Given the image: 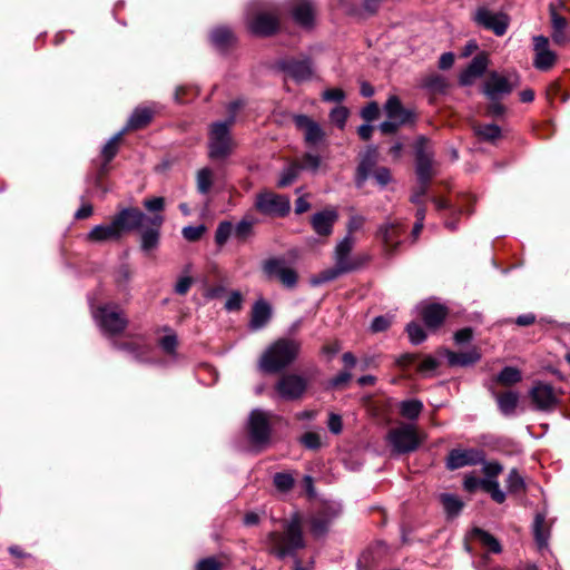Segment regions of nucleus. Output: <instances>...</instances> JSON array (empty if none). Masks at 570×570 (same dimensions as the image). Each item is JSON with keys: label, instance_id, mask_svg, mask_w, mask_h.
<instances>
[{"label": "nucleus", "instance_id": "nucleus-1", "mask_svg": "<svg viewBox=\"0 0 570 570\" xmlns=\"http://www.w3.org/2000/svg\"><path fill=\"white\" fill-rule=\"evenodd\" d=\"M355 245V238L352 235H346L335 247L334 250V267L321 272L318 275L312 277L311 283L314 286L334 281L340 275L357 269L367 257H352L351 253Z\"/></svg>", "mask_w": 570, "mask_h": 570}, {"label": "nucleus", "instance_id": "nucleus-2", "mask_svg": "<svg viewBox=\"0 0 570 570\" xmlns=\"http://www.w3.org/2000/svg\"><path fill=\"white\" fill-rule=\"evenodd\" d=\"M299 351V341L294 338H278L262 354L258 366L265 373L281 372L297 358Z\"/></svg>", "mask_w": 570, "mask_h": 570}, {"label": "nucleus", "instance_id": "nucleus-3", "mask_svg": "<svg viewBox=\"0 0 570 570\" xmlns=\"http://www.w3.org/2000/svg\"><path fill=\"white\" fill-rule=\"evenodd\" d=\"M267 544L273 554L283 559L294 556L297 550L305 546L299 518L294 515L283 524V532H271L267 537Z\"/></svg>", "mask_w": 570, "mask_h": 570}, {"label": "nucleus", "instance_id": "nucleus-4", "mask_svg": "<svg viewBox=\"0 0 570 570\" xmlns=\"http://www.w3.org/2000/svg\"><path fill=\"white\" fill-rule=\"evenodd\" d=\"M385 120L379 125L383 135H395L402 128L411 127L416 120L414 109L402 105L397 96H391L383 106Z\"/></svg>", "mask_w": 570, "mask_h": 570}, {"label": "nucleus", "instance_id": "nucleus-5", "mask_svg": "<svg viewBox=\"0 0 570 570\" xmlns=\"http://www.w3.org/2000/svg\"><path fill=\"white\" fill-rule=\"evenodd\" d=\"M425 439L426 435L410 423H401L386 434V442L392 452L399 455L416 451Z\"/></svg>", "mask_w": 570, "mask_h": 570}, {"label": "nucleus", "instance_id": "nucleus-6", "mask_svg": "<svg viewBox=\"0 0 570 570\" xmlns=\"http://www.w3.org/2000/svg\"><path fill=\"white\" fill-rule=\"evenodd\" d=\"M519 86L520 76L515 70L509 71L505 75L492 71L483 85V94L491 101H495L510 95Z\"/></svg>", "mask_w": 570, "mask_h": 570}, {"label": "nucleus", "instance_id": "nucleus-7", "mask_svg": "<svg viewBox=\"0 0 570 570\" xmlns=\"http://www.w3.org/2000/svg\"><path fill=\"white\" fill-rule=\"evenodd\" d=\"M473 22L485 29L492 31L495 36H503L510 23V18L504 12H494L485 6H480L473 13Z\"/></svg>", "mask_w": 570, "mask_h": 570}, {"label": "nucleus", "instance_id": "nucleus-8", "mask_svg": "<svg viewBox=\"0 0 570 570\" xmlns=\"http://www.w3.org/2000/svg\"><path fill=\"white\" fill-rule=\"evenodd\" d=\"M271 413L263 410H253L248 417V435L250 442L259 448L269 443L271 439Z\"/></svg>", "mask_w": 570, "mask_h": 570}, {"label": "nucleus", "instance_id": "nucleus-9", "mask_svg": "<svg viewBox=\"0 0 570 570\" xmlns=\"http://www.w3.org/2000/svg\"><path fill=\"white\" fill-rule=\"evenodd\" d=\"M376 165V155L372 151L367 153L361 160L358 167H357V174H356V186L362 187L366 179L370 176H374L376 183L384 187L386 186L391 180L392 176L387 168L380 167L374 170V167Z\"/></svg>", "mask_w": 570, "mask_h": 570}, {"label": "nucleus", "instance_id": "nucleus-10", "mask_svg": "<svg viewBox=\"0 0 570 570\" xmlns=\"http://www.w3.org/2000/svg\"><path fill=\"white\" fill-rule=\"evenodd\" d=\"M92 314L99 327L106 334L114 335L120 333L128 323L122 312L115 306L106 305L99 307Z\"/></svg>", "mask_w": 570, "mask_h": 570}, {"label": "nucleus", "instance_id": "nucleus-11", "mask_svg": "<svg viewBox=\"0 0 570 570\" xmlns=\"http://www.w3.org/2000/svg\"><path fill=\"white\" fill-rule=\"evenodd\" d=\"M248 30L259 37L274 35L279 28V14L276 10L258 11L247 18Z\"/></svg>", "mask_w": 570, "mask_h": 570}, {"label": "nucleus", "instance_id": "nucleus-12", "mask_svg": "<svg viewBox=\"0 0 570 570\" xmlns=\"http://www.w3.org/2000/svg\"><path fill=\"white\" fill-rule=\"evenodd\" d=\"M257 209L266 215L286 216L291 210L289 198L272 191H264L256 197Z\"/></svg>", "mask_w": 570, "mask_h": 570}, {"label": "nucleus", "instance_id": "nucleus-13", "mask_svg": "<svg viewBox=\"0 0 570 570\" xmlns=\"http://www.w3.org/2000/svg\"><path fill=\"white\" fill-rule=\"evenodd\" d=\"M307 386L306 380L297 374L283 375L275 385V391L281 399L293 401L299 399Z\"/></svg>", "mask_w": 570, "mask_h": 570}, {"label": "nucleus", "instance_id": "nucleus-14", "mask_svg": "<svg viewBox=\"0 0 570 570\" xmlns=\"http://www.w3.org/2000/svg\"><path fill=\"white\" fill-rule=\"evenodd\" d=\"M147 220V217L137 208L128 207L119 210L111 219L119 235L139 228Z\"/></svg>", "mask_w": 570, "mask_h": 570}, {"label": "nucleus", "instance_id": "nucleus-15", "mask_svg": "<svg viewBox=\"0 0 570 570\" xmlns=\"http://www.w3.org/2000/svg\"><path fill=\"white\" fill-rule=\"evenodd\" d=\"M533 66L538 70L547 71L553 67L557 61V55L549 48V40L547 37H533Z\"/></svg>", "mask_w": 570, "mask_h": 570}, {"label": "nucleus", "instance_id": "nucleus-16", "mask_svg": "<svg viewBox=\"0 0 570 570\" xmlns=\"http://www.w3.org/2000/svg\"><path fill=\"white\" fill-rule=\"evenodd\" d=\"M483 461V453L475 449H454L446 458V468L456 470Z\"/></svg>", "mask_w": 570, "mask_h": 570}, {"label": "nucleus", "instance_id": "nucleus-17", "mask_svg": "<svg viewBox=\"0 0 570 570\" xmlns=\"http://www.w3.org/2000/svg\"><path fill=\"white\" fill-rule=\"evenodd\" d=\"M288 8L296 23L304 28L313 26L315 4L312 0H288Z\"/></svg>", "mask_w": 570, "mask_h": 570}, {"label": "nucleus", "instance_id": "nucleus-18", "mask_svg": "<svg viewBox=\"0 0 570 570\" xmlns=\"http://www.w3.org/2000/svg\"><path fill=\"white\" fill-rule=\"evenodd\" d=\"M321 165V159L317 155L314 154H307L302 164H292L288 167H286L278 180L279 187H286L291 185L298 176V173L301 169H309V170H316Z\"/></svg>", "mask_w": 570, "mask_h": 570}, {"label": "nucleus", "instance_id": "nucleus-19", "mask_svg": "<svg viewBox=\"0 0 570 570\" xmlns=\"http://www.w3.org/2000/svg\"><path fill=\"white\" fill-rule=\"evenodd\" d=\"M530 396L535 407L541 411H550L558 403V395L553 387L546 383L535 384L530 391Z\"/></svg>", "mask_w": 570, "mask_h": 570}, {"label": "nucleus", "instance_id": "nucleus-20", "mask_svg": "<svg viewBox=\"0 0 570 570\" xmlns=\"http://www.w3.org/2000/svg\"><path fill=\"white\" fill-rule=\"evenodd\" d=\"M279 66L284 72L297 82L309 80L313 77V66L309 59H286Z\"/></svg>", "mask_w": 570, "mask_h": 570}, {"label": "nucleus", "instance_id": "nucleus-21", "mask_svg": "<svg viewBox=\"0 0 570 570\" xmlns=\"http://www.w3.org/2000/svg\"><path fill=\"white\" fill-rule=\"evenodd\" d=\"M243 107L242 100H235L229 104L228 111L230 116L227 120L224 121H217L212 125L209 130V136L212 142H227L229 139V128L232 124L234 122V116L236 111Z\"/></svg>", "mask_w": 570, "mask_h": 570}, {"label": "nucleus", "instance_id": "nucleus-22", "mask_svg": "<svg viewBox=\"0 0 570 570\" xmlns=\"http://www.w3.org/2000/svg\"><path fill=\"white\" fill-rule=\"evenodd\" d=\"M293 121L297 130L304 135L305 142H320L324 139L325 132L322 126L306 115H296Z\"/></svg>", "mask_w": 570, "mask_h": 570}, {"label": "nucleus", "instance_id": "nucleus-23", "mask_svg": "<svg viewBox=\"0 0 570 570\" xmlns=\"http://www.w3.org/2000/svg\"><path fill=\"white\" fill-rule=\"evenodd\" d=\"M489 66V56L482 51L478 53L469 63L465 70L460 75L459 81L462 86L471 85L476 78L481 77Z\"/></svg>", "mask_w": 570, "mask_h": 570}, {"label": "nucleus", "instance_id": "nucleus-24", "mask_svg": "<svg viewBox=\"0 0 570 570\" xmlns=\"http://www.w3.org/2000/svg\"><path fill=\"white\" fill-rule=\"evenodd\" d=\"M562 2H551L549 4V12L551 19V37L557 45H563L568 41L567 28L568 21L564 17L557 12V8L561 7Z\"/></svg>", "mask_w": 570, "mask_h": 570}, {"label": "nucleus", "instance_id": "nucleus-25", "mask_svg": "<svg viewBox=\"0 0 570 570\" xmlns=\"http://www.w3.org/2000/svg\"><path fill=\"white\" fill-rule=\"evenodd\" d=\"M415 155V173L417 180L420 183L430 181L435 174L432 155L425 150L424 145H419Z\"/></svg>", "mask_w": 570, "mask_h": 570}, {"label": "nucleus", "instance_id": "nucleus-26", "mask_svg": "<svg viewBox=\"0 0 570 570\" xmlns=\"http://www.w3.org/2000/svg\"><path fill=\"white\" fill-rule=\"evenodd\" d=\"M338 214L335 209H325L312 216L311 223L316 234L328 236L333 232V225L337 220Z\"/></svg>", "mask_w": 570, "mask_h": 570}, {"label": "nucleus", "instance_id": "nucleus-27", "mask_svg": "<svg viewBox=\"0 0 570 570\" xmlns=\"http://www.w3.org/2000/svg\"><path fill=\"white\" fill-rule=\"evenodd\" d=\"M271 318H272L271 304L263 298L257 299L252 307V316H250V321H249V327L253 331L262 330L263 327H265L267 325V323L271 321Z\"/></svg>", "mask_w": 570, "mask_h": 570}, {"label": "nucleus", "instance_id": "nucleus-28", "mask_svg": "<svg viewBox=\"0 0 570 570\" xmlns=\"http://www.w3.org/2000/svg\"><path fill=\"white\" fill-rule=\"evenodd\" d=\"M156 114L155 105L138 106L130 115L124 130H139L145 128Z\"/></svg>", "mask_w": 570, "mask_h": 570}, {"label": "nucleus", "instance_id": "nucleus-29", "mask_svg": "<svg viewBox=\"0 0 570 570\" xmlns=\"http://www.w3.org/2000/svg\"><path fill=\"white\" fill-rule=\"evenodd\" d=\"M446 308L440 304H423L420 314L425 325L430 328L439 327L446 316Z\"/></svg>", "mask_w": 570, "mask_h": 570}, {"label": "nucleus", "instance_id": "nucleus-30", "mask_svg": "<svg viewBox=\"0 0 570 570\" xmlns=\"http://www.w3.org/2000/svg\"><path fill=\"white\" fill-rule=\"evenodd\" d=\"M88 240L92 243H107L117 242L121 238L114 223L110 220L107 224L95 226L87 236Z\"/></svg>", "mask_w": 570, "mask_h": 570}, {"label": "nucleus", "instance_id": "nucleus-31", "mask_svg": "<svg viewBox=\"0 0 570 570\" xmlns=\"http://www.w3.org/2000/svg\"><path fill=\"white\" fill-rule=\"evenodd\" d=\"M444 355L451 366H469L476 363L481 357L476 348H472L463 353H455L446 350L444 351Z\"/></svg>", "mask_w": 570, "mask_h": 570}, {"label": "nucleus", "instance_id": "nucleus-32", "mask_svg": "<svg viewBox=\"0 0 570 570\" xmlns=\"http://www.w3.org/2000/svg\"><path fill=\"white\" fill-rule=\"evenodd\" d=\"M497 402L500 411L504 415H511L514 413L518 402L519 394L512 391L497 395Z\"/></svg>", "mask_w": 570, "mask_h": 570}, {"label": "nucleus", "instance_id": "nucleus-33", "mask_svg": "<svg viewBox=\"0 0 570 570\" xmlns=\"http://www.w3.org/2000/svg\"><path fill=\"white\" fill-rule=\"evenodd\" d=\"M210 39L214 46L218 49H226L234 42L235 37L232 30L220 27L213 30Z\"/></svg>", "mask_w": 570, "mask_h": 570}, {"label": "nucleus", "instance_id": "nucleus-34", "mask_svg": "<svg viewBox=\"0 0 570 570\" xmlns=\"http://www.w3.org/2000/svg\"><path fill=\"white\" fill-rule=\"evenodd\" d=\"M533 533L535 541L540 548H543L548 543L549 533L546 528L544 514L538 513L534 518Z\"/></svg>", "mask_w": 570, "mask_h": 570}, {"label": "nucleus", "instance_id": "nucleus-35", "mask_svg": "<svg viewBox=\"0 0 570 570\" xmlns=\"http://www.w3.org/2000/svg\"><path fill=\"white\" fill-rule=\"evenodd\" d=\"M386 250L392 252L396 248L399 240L396 237V227L394 225H383L379 229Z\"/></svg>", "mask_w": 570, "mask_h": 570}, {"label": "nucleus", "instance_id": "nucleus-36", "mask_svg": "<svg viewBox=\"0 0 570 570\" xmlns=\"http://www.w3.org/2000/svg\"><path fill=\"white\" fill-rule=\"evenodd\" d=\"M422 409L423 404L417 400H406L400 404L401 415L409 420L417 419Z\"/></svg>", "mask_w": 570, "mask_h": 570}, {"label": "nucleus", "instance_id": "nucleus-37", "mask_svg": "<svg viewBox=\"0 0 570 570\" xmlns=\"http://www.w3.org/2000/svg\"><path fill=\"white\" fill-rule=\"evenodd\" d=\"M440 500L444 510L451 517L458 515L463 508V502L456 495L443 493L441 494Z\"/></svg>", "mask_w": 570, "mask_h": 570}, {"label": "nucleus", "instance_id": "nucleus-38", "mask_svg": "<svg viewBox=\"0 0 570 570\" xmlns=\"http://www.w3.org/2000/svg\"><path fill=\"white\" fill-rule=\"evenodd\" d=\"M213 171L209 168H202L196 176L197 190L207 194L213 185Z\"/></svg>", "mask_w": 570, "mask_h": 570}, {"label": "nucleus", "instance_id": "nucleus-39", "mask_svg": "<svg viewBox=\"0 0 570 570\" xmlns=\"http://www.w3.org/2000/svg\"><path fill=\"white\" fill-rule=\"evenodd\" d=\"M522 379L521 372L517 367L507 366L498 375V382L502 385H512L520 382Z\"/></svg>", "mask_w": 570, "mask_h": 570}, {"label": "nucleus", "instance_id": "nucleus-40", "mask_svg": "<svg viewBox=\"0 0 570 570\" xmlns=\"http://www.w3.org/2000/svg\"><path fill=\"white\" fill-rule=\"evenodd\" d=\"M286 265L283 259L271 258L264 262L263 272L268 278L276 277L278 278Z\"/></svg>", "mask_w": 570, "mask_h": 570}, {"label": "nucleus", "instance_id": "nucleus-41", "mask_svg": "<svg viewBox=\"0 0 570 570\" xmlns=\"http://www.w3.org/2000/svg\"><path fill=\"white\" fill-rule=\"evenodd\" d=\"M348 116H350L348 108L340 105L331 110L330 120L334 126H336L338 129L343 130L346 125Z\"/></svg>", "mask_w": 570, "mask_h": 570}, {"label": "nucleus", "instance_id": "nucleus-42", "mask_svg": "<svg viewBox=\"0 0 570 570\" xmlns=\"http://www.w3.org/2000/svg\"><path fill=\"white\" fill-rule=\"evenodd\" d=\"M336 513H334L331 518L325 515H317L314 517L311 521V531L315 537L324 535L330 527L332 518L335 517Z\"/></svg>", "mask_w": 570, "mask_h": 570}, {"label": "nucleus", "instance_id": "nucleus-43", "mask_svg": "<svg viewBox=\"0 0 570 570\" xmlns=\"http://www.w3.org/2000/svg\"><path fill=\"white\" fill-rule=\"evenodd\" d=\"M474 535L483 546L488 547L490 551L494 553H499L501 551V546L499 541L487 531L475 529Z\"/></svg>", "mask_w": 570, "mask_h": 570}, {"label": "nucleus", "instance_id": "nucleus-44", "mask_svg": "<svg viewBox=\"0 0 570 570\" xmlns=\"http://www.w3.org/2000/svg\"><path fill=\"white\" fill-rule=\"evenodd\" d=\"M483 490L491 494V498L498 502L502 503L505 500V493L500 490L499 482L495 479H484Z\"/></svg>", "mask_w": 570, "mask_h": 570}, {"label": "nucleus", "instance_id": "nucleus-45", "mask_svg": "<svg viewBox=\"0 0 570 570\" xmlns=\"http://www.w3.org/2000/svg\"><path fill=\"white\" fill-rule=\"evenodd\" d=\"M159 233L157 229L145 230L141 235V248L145 252H150L158 246Z\"/></svg>", "mask_w": 570, "mask_h": 570}, {"label": "nucleus", "instance_id": "nucleus-46", "mask_svg": "<svg viewBox=\"0 0 570 570\" xmlns=\"http://www.w3.org/2000/svg\"><path fill=\"white\" fill-rule=\"evenodd\" d=\"M244 303V297L239 291H233L230 292L229 296L227 297L224 308L227 312H238L242 309Z\"/></svg>", "mask_w": 570, "mask_h": 570}, {"label": "nucleus", "instance_id": "nucleus-47", "mask_svg": "<svg viewBox=\"0 0 570 570\" xmlns=\"http://www.w3.org/2000/svg\"><path fill=\"white\" fill-rule=\"evenodd\" d=\"M233 232V225L229 222L219 223L216 233H215V242L218 246H223L228 238L230 237Z\"/></svg>", "mask_w": 570, "mask_h": 570}, {"label": "nucleus", "instance_id": "nucleus-48", "mask_svg": "<svg viewBox=\"0 0 570 570\" xmlns=\"http://www.w3.org/2000/svg\"><path fill=\"white\" fill-rule=\"evenodd\" d=\"M475 130L483 139L494 140L501 138V130L497 125H480Z\"/></svg>", "mask_w": 570, "mask_h": 570}, {"label": "nucleus", "instance_id": "nucleus-49", "mask_svg": "<svg viewBox=\"0 0 570 570\" xmlns=\"http://www.w3.org/2000/svg\"><path fill=\"white\" fill-rule=\"evenodd\" d=\"M118 145H104L100 151L99 166L100 171L104 173L106 170L107 164L117 155Z\"/></svg>", "mask_w": 570, "mask_h": 570}, {"label": "nucleus", "instance_id": "nucleus-50", "mask_svg": "<svg viewBox=\"0 0 570 570\" xmlns=\"http://www.w3.org/2000/svg\"><path fill=\"white\" fill-rule=\"evenodd\" d=\"M274 485L282 492L289 491L294 485V479L289 473H276L274 475Z\"/></svg>", "mask_w": 570, "mask_h": 570}, {"label": "nucleus", "instance_id": "nucleus-51", "mask_svg": "<svg viewBox=\"0 0 570 570\" xmlns=\"http://www.w3.org/2000/svg\"><path fill=\"white\" fill-rule=\"evenodd\" d=\"M507 487L510 492H520L524 489V480L518 473L517 470L510 471L508 479H507Z\"/></svg>", "mask_w": 570, "mask_h": 570}, {"label": "nucleus", "instance_id": "nucleus-52", "mask_svg": "<svg viewBox=\"0 0 570 570\" xmlns=\"http://www.w3.org/2000/svg\"><path fill=\"white\" fill-rule=\"evenodd\" d=\"M233 145H210L208 156L213 160H223L232 154Z\"/></svg>", "mask_w": 570, "mask_h": 570}, {"label": "nucleus", "instance_id": "nucleus-53", "mask_svg": "<svg viewBox=\"0 0 570 570\" xmlns=\"http://www.w3.org/2000/svg\"><path fill=\"white\" fill-rule=\"evenodd\" d=\"M301 443L309 450H317L322 445L321 435L316 432H306L301 438Z\"/></svg>", "mask_w": 570, "mask_h": 570}, {"label": "nucleus", "instance_id": "nucleus-54", "mask_svg": "<svg viewBox=\"0 0 570 570\" xmlns=\"http://www.w3.org/2000/svg\"><path fill=\"white\" fill-rule=\"evenodd\" d=\"M406 331H407V334H409V337H410V341L413 343V344H420L422 343L426 335L422 328V326L420 324H416V323H410L406 327Z\"/></svg>", "mask_w": 570, "mask_h": 570}, {"label": "nucleus", "instance_id": "nucleus-55", "mask_svg": "<svg viewBox=\"0 0 570 570\" xmlns=\"http://www.w3.org/2000/svg\"><path fill=\"white\" fill-rule=\"evenodd\" d=\"M424 86L433 91L441 92L446 88L448 82L444 77L440 75H432L425 79Z\"/></svg>", "mask_w": 570, "mask_h": 570}, {"label": "nucleus", "instance_id": "nucleus-56", "mask_svg": "<svg viewBox=\"0 0 570 570\" xmlns=\"http://www.w3.org/2000/svg\"><path fill=\"white\" fill-rule=\"evenodd\" d=\"M205 230L206 229H205L204 225L186 226V227L183 228L181 234H183L185 239H187L189 242H196V240H198L203 236Z\"/></svg>", "mask_w": 570, "mask_h": 570}, {"label": "nucleus", "instance_id": "nucleus-57", "mask_svg": "<svg viewBox=\"0 0 570 570\" xmlns=\"http://www.w3.org/2000/svg\"><path fill=\"white\" fill-rule=\"evenodd\" d=\"M380 115V108L377 102L371 101L361 110V117L367 121L371 122L379 118Z\"/></svg>", "mask_w": 570, "mask_h": 570}, {"label": "nucleus", "instance_id": "nucleus-58", "mask_svg": "<svg viewBox=\"0 0 570 570\" xmlns=\"http://www.w3.org/2000/svg\"><path fill=\"white\" fill-rule=\"evenodd\" d=\"M278 279L284 286L292 288L297 283V273L295 269L286 266Z\"/></svg>", "mask_w": 570, "mask_h": 570}, {"label": "nucleus", "instance_id": "nucleus-59", "mask_svg": "<svg viewBox=\"0 0 570 570\" xmlns=\"http://www.w3.org/2000/svg\"><path fill=\"white\" fill-rule=\"evenodd\" d=\"M322 98L324 101L342 102L345 99V94L340 88H331L322 94Z\"/></svg>", "mask_w": 570, "mask_h": 570}, {"label": "nucleus", "instance_id": "nucleus-60", "mask_svg": "<svg viewBox=\"0 0 570 570\" xmlns=\"http://www.w3.org/2000/svg\"><path fill=\"white\" fill-rule=\"evenodd\" d=\"M429 184H430V181H424V183L419 181L417 186L413 190L411 198H410L413 204H416V205L422 204V198L425 196V194L428 191Z\"/></svg>", "mask_w": 570, "mask_h": 570}, {"label": "nucleus", "instance_id": "nucleus-61", "mask_svg": "<svg viewBox=\"0 0 570 570\" xmlns=\"http://www.w3.org/2000/svg\"><path fill=\"white\" fill-rule=\"evenodd\" d=\"M483 482L484 479H479L473 474H469L465 476L463 485L466 491L474 492L479 488L483 489Z\"/></svg>", "mask_w": 570, "mask_h": 570}, {"label": "nucleus", "instance_id": "nucleus-62", "mask_svg": "<svg viewBox=\"0 0 570 570\" xmlns=\"http://www.w3.org/2000/svg\"><path fill=\"white\" fill-rule=\"evenodd\" d=\"M160 346L165 352L173 354L177 346V336L174 333L167 334L161 338Z\"/></svg>", "mask_w": 570, "mask_h": 570}, {"label": "nucleus", "instance_id": "nucleus-63", "mask_svg": "<svg viewBox=\"0 0 570 570\" xmlns=\"http://www.w3.org/2000/svg\"><path fill=\"white\" fill-rule=\"evenodd\" d=\"M130 276H131V272L128 268V266L122 265L117 269V272L115 274V279H116V283L118 284V286L121 287V286H125L129 282Z\"/></svg>", "mask_w": 570, "mask_h": 570}, {"label": "nucleus", "instance_id": "nucleus-64", "mask_svg": "<svg viewBox=\"0 0 570 570\" xmlns=\"http://www.w3.org/2000/svg\"><path fill=\"white\" fill-rule=\"evenodd\" d=\"M222 566L215 558H206L197 563V570H220Z\"/></svg>", "mask_w": 570, "mask_h": 570}]
</instances>
